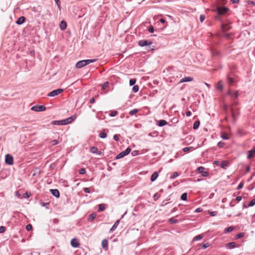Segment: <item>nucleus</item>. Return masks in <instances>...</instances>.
Masks as SVG:
<instances>
[{
	"mask_svg": "<svg viewBox=\"0 0 255 255\" xmlns=\"http://www.w3.org/2000/svg\"><path fill=\"white\" fill-rule=\"evenodd\" d=\"M138 110L137 109H134L132 110H131L129 113V114L131 116H132L134 114H135L136 113H137L138 112Z\"/></svg>",
	"mask_w": 255,
	"mask_h": 255,
	"instance_id": "nucleus-35",
	"label": "nucleus"
},
{
	"mask_svg": "<svg viewBox=\"0 0 255 255\" xmlns=\"http://www.w3.org/2000/svg\"><path fill=\"white\" fill-rule=\"evenodd\" d=\"M160 197V195L159 194H158V193H156L153 195V199L155 201H156Z\"/></svg>",
	"mask_w": 255,
	"mask_h": 255,
	"instance_id": "nucleus-38",
	"label": "nucleus"
},
{
	"mask_svg": "<svg viewBox=\"0 0 255 255\" xmlns=\"http://www.w3.org/2000/svg\"><path fill=\"white\" fill-rule=\"evenodd\" d=\"M96 61L97 59H96L80 60L76 64L75 67L77 68H81L90 63L95 62Z\"/></svg>",
	"mask_w": 255,
	"mask_h": 255,
	"instance_id": "nucleus-2",
	"label": "nucleus"
},
{
	"mask_svg": "<svg viewBox=\"0 0 255 255\" xmlns=\"http://www.w3.org/2000/svg\"><path fill=\"white\" fill-rule=\"evenodd\" d=\"M212 55L213 56H218V55H219L220 54V52H218V51H215L213 50H212Z\"/></svg>",
	"mask_w": 255,
	"mask_h": 255,
	"instance_id": "nucleus-41",
	"label": "nucleus"
},
{
	"mask_svg": "<svg viewBox=\"0 0 255 255\" xmlns=\"http://www.w3.org/2000/svg\"><path fill=\"white\" fill-rule=\"evenodd\" d=\"M25 17L21 16L17 19V20L16 21V23L18 25H21V24H23L25 22Z\"/></svg>",
	"mask_w": 255,
	"mask_h": 255,
	"instance_id": "nucleus-14",
	"label": "nucleus"
},
{
	"mask_svg": "<svg viewBox=\"0 0 255 255\" xmlns=\"http://www.w3.org/2000/svg\"><path fill=\"white\" fill-rule=\"evenodd\" d=\"M136 80L135 79H130L129 82V85L131 86L134 85L135 84V83H136Z\"/></svg>",
	"mask_w": 255,
	"mask_h": 255,
	"instance_id": "nucleus-39",
	"label": "nucleus"
},
{
	"mask_svg": "<svg viewBox=\"0 0 255 255\" xmlns=\"http://www.w3.org/2000/svg\"><path fill=\"white\" fill-rule=\"evenodd\" d=\"M200 246L201 247L202 249H205L209 246V243H207V244H201L200 245Z\"/></svg>",
	"mask_w": 255,
	"mask_h": 255,
	"instance_id": "nucleus-33",
	"label": "nucleus"
},
{
	"mask_svg": "<svg viewBox=\"0 0 255 255\" xmlns=\"http://www.w3.org/2000/svg\"><path fill=\"white\" fill-rule=\"evenodd\" d=\"M179 175V174L177 172H174L172 175L170 177V179H173L176 178Z\"/></svg>",
	"mask_w": 255,
	"mask_h": 255,
	"instance_id": "nucleus-40",
	"label": "nucleus"
},
{
	"mask_svg": "<svg viewBox=\"0 0 255 255\" xmlns=\"http://www.w3.org/2000/svg\"><path fill=\"white\" fill-rule=\"evenodd\" d=\"M200 122L199 121H196L194 122L193 126V128L194 129H197L199 128L200 126Z\"/></svg>",
	"mask_w": 255,
	"mask_h": 255,
	"instance_id": "nucleus-24",
	"label": "nucleus"
},
{
	"mask_svg": "<svg viewBox=\"0 0 255 255\" xmlns=\"http://www.w3.org/2000/svg\"><path fill=\"white\" fill-rule=\"evenodd\" d=\"M98 150V148L96 146H92L90 148V151L93 153H97Z\"/></svg>",
	"mask_w": 255,
	"mask_h": 255,
	"instance_id": "nucleus-28",
	"label": "nucleus"
},
{
	"mask_svg": "<svg viewBox=\"0 0 255 255\" xmlns=\"http://www.w3.org/2000/svg\"><path fill=\"white\" fill-rule=\"evenodd\" d=\"M71 245L74 248H77L79 246L80 244L77 239L74 238L71 241Z\"/></svg>",
	"mask_w": 255,
	"mask_h": 255,
	"instance_id": "nucleus-11",
	"label": "nucleus"
},
{
	"mask_svg": "<svg viewBox=\"0 0 255 255\" xmlns=\"http://www.w3.org/2000/svg\"><path fill=\"white\" fill-rule=\"evenodd\" d=\"M148 31L150 33H153L154 31L153 26L152 25L149 26V27H148Z\"/></svg>",
	"mask_w": 255,
	"mask_h": 255,
	"instance_id": "nucleus-50",
	"label": "nucleus"
},
{
	"mask_svg": "<svg viewBox=\"0 0 255 255\" xmlns=\"http://www.w3.org/2000/svg\"><path fill=\"white\" fill-rule=\"evenodd\" d=\"M204 237V235L203 234H200V235H198L196 236H195L194 238V240L195 241H199L200 240H201Z\"/></svg>",
	"mask_w": 255,
	"mask_h": 255,
	"instance_id": "nucleus-29",
	"label": "nucleus"
},
{
	"mask_svg": "<svg viewBox=\"0 0 255 255\" xmlns=\"http://www.w3.org/2000/svg\"><path fill=\"white\" fill-rule=\"evenodd\" d=\"M193 78L191 77H185L183 78H182L179 83H183V82H190L193 81Z\"/></svg>",
	"mask_w": 255,
	"mask_h": 255,
	"instance_id": "nucleus-18",
	"label": "nucleus"
},
{
	"mask_svg": "<svg viewBox=\"0 0 255 255\" xmlns=\"http://www.w3.org/2000/svg\"><path fill=\"white\" fill-rule=\"evenodd\" d=\"M221 28L223 31H226L230 29L231 27L226 24L222 23L221 24Z\"/></svg>",
	"mask_w": 255,
	"mask_h": 255,
	"instance_id": "nucleus-22",
	"label": "nucleus"
},
{
	"mask_svg": "<svg viewBox=\"0 0 255 255\" xmlns=\"http://www.w3.org/2000/svg\"><path fill=\"white\" fill-rule=\"evenodd\" d=\"M169 222L171 224H176L178 223V220L174 219V218H171L169 219Z\"/></svg>",
	"mask_w": 255,
	"mask_h": 255,
	"instance_id": "nucleus-30",
	"label": "nucleus"
},
{
	"mask_svg": "<svg viewBox=\"0 0 255 255\" xmlns=\"http://www.w3.org/2000/svg\"><path fill=\"white\" fill-rule=\"evenodd\" d=\"M197 171L199 173L201 174L203 177H207L209 175L208 172L205 171V168L204 167L200 166L198 167Z\"/></svg>",
	"mask_w": 255,
	"mask_h": 255,
	"instance_id": "nucleus-8",
	"label": "nucleus"
},
{
	"mask_svg": "<svg viewBox=\"0 0 255 255\" xmlns=\"http://www.w3.org/2000/svg\"><path fill=\"white\" fill-rule=\"evenodd\" d=\"M96 213H92L91 214L89 217L88 221L89 222H92L96 218Z\"/></svg>",
	"mask_w": 255,
	"mask_h": 255,
	"instance_id": "nucleus-25",
	"label": "nucleus"
},
{
	"mask_svg": "<svg viewBox=\"0 0 255 255\" xmlns=\"http://www.w3.org/2000/svg\"><path fill=\"white\" fill-rule=\"evenodd\" d=\"M120 223V220H118L116 221V222L114 223L113 226L112 227V228L110 230V232H113L114 231L118 226L119 224Z\"/></svg>",
	"mask_w": 255,
	"mask_h": 255,
	"instance_id": "nucleus-17",
	"label": "nucleus"
},
{
	"mask_svg": "<svg viewBox=\"0 0 255 255\" xmlns=\"http://www.w3.org/2000/svg\"><path fill=\"white\" fill-rule=\"evenodd\" d=\"M50 192L52 194V195L55 196V197L58 198L60 197V192L58 189H50Z\"/></svg>",
	"mask_w": 255,
	"mask_h": 255,
	"instance_id": "nucleus-10",
	"label": "nucleus"
},
{
	"mask_svg": "<svg viewBox=\"0 0 255 255\" xmlns=\"http://www.w3.org/2000/svg\"><path fill=\"white\" fill-rule=\"evenodd\" d=\"M244 183L243 181H242L241 182H240V183L239 184V185L238 186L237 188V190H240L241 189L243 186H244Z\"/></svg>",
	"mask_w": 255,
	"mask_h": 255,
	"instance_id": "nucleus-46",
	"label": "nucleus"
},
{
	"mask_svg": "<svg viewBox=\"0 0 255 255\" xmlns=\"http://www.w3.org/2000/svg\"><path fill=\"white\" fill-rule=\"evenodd\" d=\"M152 44V41L149 40L142 39L138 41V44L140 47L150 46Z\"/></svg>",
	"mask_w": 255,
	"mask_h": 255,
	"instance_id": "nucleus-4",
	"label": "nucleus"
},
{
	"mask_svg": "<svg viewBox=\"0 0 255 255\" xmlns=\"http://www.w3.org/2000/svg\"><path fill=\"white\" fill-rule=\"evenodd\" d=\"M76 119V116H72L66 119L63 120L64 125L71 123Z\"/></svg>",
	"mask_w": 255,
	"mask_h": 255,
	"instance_id": "nucleus-9",
	"label": "nucleus"
},
{
	"mask_svg": "<svg viewBox=\"0 0 255 255\" xmlns=\"http://www.w3.org/2000/svg\"><path fill=\"white\" fill-rule=\"evenodd\" d=\"M226 247L228 249H233L236 247V243L235 242H231L226 245Z\"/></svg>",
	"mask_w": 255,
	"mask_h": 255,
	"instance_id": "nucleus-16",
	"label": "nucleus"
},
{
	"mask_svg": "<svg viewBox=\"0 0 255 255\" xmlns=\"http://www.w3.org/2000/svg\"><path fill=\"white\" fill-rule=\"evenodd\" d=\"M118 112L117 111H112L109 114V116L110 117H115L118 114Z\"/></svg>",
	"mask_w": 255,
	"mask_h": 255,
	"instance_id": "nucleus-37",
	"label": "nucleus"
},
{
	"mask_svg": "<svg viewBox=\"0 0 255 255\" xmlns=\"http://www.w3.org/2000/svg\"><path fill=\"white\" fill-rule=\"evenodd\" d=\"M192 148H193V147H191V146H190V147H186L183 148V151L184 152H188V151H190Z\"/></svg>",
	"mask_w": 255,
	"mask_h": 255,
	"instance_id": "nucleus-48",
	"label": "nucleus"
},
{
	"mask_svg": "<svg viewBox=\"0 0 255 255\" xmlns=\"http://www.w3.org/2000/svg\"><path fill=\"white\" fill-rule=\"evenodd\" d=\"M58 143H59L58 140H57L56 139L53 140L52 141H51V143L53 145H56L58 144Z\"/></svg>",
	"mask_w": 255,
	"mask_h": 255,
	"instance_id": "nucleus-53",
	"label": "nucleus"
},
{
	"mask_svg": "<svg viewBox=\"0 0 255 255\" xmlns=\"http://www.w3.org/2000/svg\"><path fill=\"white\" fill-rule=\"evenodd\" d=\"M32 229V226L31 224H28L26 226V230L27 231H30Z\"/></svg>",
	"mask_w": 255,
	"mask_h": 255,
	"instance_id": "nucleus-49",
	"label": "nucleus"
},
{
	"mask_svg": "<svg viewBox=\"0 0 255 255\" xmlns=\"http://www.w3.org/2000/svg\"><path fill=\"white\" fill-rule=\"evenodd\" d=\"M51 124L53 125H64L63 121H53L51 122Z\"/></svg>",
	"mask_w": 255,
	"mask_h": 255,
	"instance_id": "nucleus-19",
	"label": "nucleus"
},
{
	"mask_svg": "<svg viewBox=\"0 0 255 255\" xmlns=\"http://www.w3.org/2000/svg\"><path fill=\"white\" fill-rule=\"evenodd\" d=\"M131 151V149L129 147H128L125 151H123L120 152L119 154L117 155L116 157V159H121L125 156L128 155L129 152Z\"/></svg>",
	"mask_w": 255,
	"mask_h": 255,
	"instance_id": "nucleus-3",
	"label": "nucleus"
},
{
	"mask_svg": "<svg viewBox=\"0 0 255 255\" xmlns=\"http://www.w3.org/2000/svg\"><path fill=\"white\" fill-rule=\"evenodd\" d=\"M255 205V199H253L249 203L248 207H252Z\"/></svg>",
	"mask_w": 255,
	"mask_h": 255,
	"instance_id": "nucleus-42",
	"label": "nucleus"
},
{
	"mask_svg": "<svg viewBox=\"0 0 255 255\" xmlns=\"http://www.w3.org/2000/svg\"><path fill=\"white\" fill-rule=\"evenodd\" d=\"M247 3L249 4H252V5H255V2L253 0H248L247 1Z\"/></svg>",
	"mask_w": 255,
	"mask_h": 255,
	"instance_id": "nucleus-56",
	"label": "nucleus"
},
{
	"mask_svg": "<svg viewBox=\"0 0 255 255\" xmlns=\"http://www.w3.org/2000/svg\"><path fill=\"white\" fill-rule=\"evenodd\" d=\"M31 110L35 112H42L46 110V107L43 105H35L31 108Z\"/></svg>",
	"mask_w": 255,
	"mask_h": 255,
	"instance_id": "nucleus-6",
	"label": "nucleus"
},
{
	"mask_svg": "<svg viewBox=\"0 0 255 255\" xmlns=\"http://www.w3.org/2000/svg\"><path fill=\"white\" fill-rule=\"evenodd\" d=\"M109 83L108 82H105L103 85H102V89L103 90H105L109 86Z\"/></svg>",
	"mask_w": 255,
	"mask_h": 255,
	"instance_id": "nucleus-44",
	"label": "nucleus"
},
{
	"mask_svg": "<svg viewBox=\"0 0 255 255\" xmlns=\"http://www.w3.org/2000/svg\"><path fill=\"white\" fill-rule=\"evenodd\" d=\"M23 196L24 198H28L30 196V195L28 192H25L23 194Z\"/></svg>",
	"mask_w": 255,
	"mask_h": 255,
	"instance_id": "nucleus-57",
	"label": "nucleus"
},
{
	"mask_svg": "<svg viewBox=\"0 0 255 255\" xmlns=\"http://www.w3.org/2000/svg\"><path fill=\"white\" fill-rule=\"evenodd\" d=\"M224 145V142H222V141H220V142H219L218 143V147H223Z\"/></svg>",
	"mask_w": 255,
	"mask_h": 255,
	"instance_id": "nucleus-60",
	"label": "nucleus"
},
{
	"mask_svg": "<svg viewBox=\"0 0 255 255\" xmlns=\"http://www.w3.org/2000/svg\"><path fill=\"white\" fill-rule=\"evenodd\" d=\"M205 19V16L203 14H201L200 16V20L201 22H203Z\"/></svg>",
	"mask_w": 255,
	"mask_h": 255,
	"instance_id": "nucleus-52",
	"label": "nucleus"
},
{
	"mask_svg": "<svg viewBox=\"0 0 255 255\" xmlns=\"http://www.w3.org/2000/svg\"><path fill=\"white\" fill-rule=\"evenodd\" d=\"M107 134L105 132H101L99 134V136L101 138H105L107 137Z\"/></svg>",
	"mask_w": 255,
	"mask_h": 255,
	"instance_id": "nucleus-34",
	"label": "nucleus"
},
{
	"mask_svg": "<svg viewBox=\"0 0 255 255\" xmlns=\"http://www.w3.org/2000/svg\"><path fill=\"white\" fill-rule=\"evenodd\" d=\"M229 10V9L225 6H217L215 9H213L214 12H217V15L215 16V19L217 20L222 21L221 16L225 14Z\"/></svg>",
	"mask_w": 255,
	"mask_h": 255,
	"instance_id": "nucleus-1",
	"label": "nucleus"
},
{
	"mask_svg": "<svg viewBox=\"0 0 255 255\" xmlns=\"http://www.w3.org/2000/svg\"><path fill=\"white\" fill-rule=\"evenodd\" d=\"M228 82L230 84H233V83L234 82V79L232 78H231V77H228Z\"/></svg>",
	"mask_w": 255,
	"mask_h": 255,
	"instance_id": "nucleus-47",
	"label": "nucleus"
},
{
	"mask_svg": "<svg viewBox=\"0 0 255 255\" xmlns=\"http://www.w3.org/2000/svg\"><path fill=\"white\" fill-rule=\"evenodd\" d=\"M156 125L159 127H163L168 124V123L164 120H161L156 121Z\"/></svg>",
	"mask_w": 255,
	"mask_h": 255,
	"instance_id": "nucleus-12",
	"label": "nucleus"
},
{
	"mask_svg": "<svg viewBox=\"0 0 255 255\" xmlns=\"http://www.w3.org/2000/svg\"><path fill=\"white\" fill-rule=\"evenodd\" d=\"M245 235V234L244 233H239L238 234H237L235 238L236 239H240V238H242V237H243Z\"/></svg>",
	"mask_w": 255,
	"mask_h": 255,
	"instance_id": "nucleus-36",
	"label": "nucleus"
},
{
	"mask_svg": "<svg viewBox=\"0 0 255 255\" xmlns=\"http://www.w3.org/2000/svg\"><path fill=\"white\" fill-rule=\"evenodd\" d=\"M5 163L9 165H11L13 164V157L11 154H7L5 155Z\"/></svg>",
	"mask_w": 255,
	"mask_h": 255,
	"instance_id": "nucleus-5",
	"label": "nucleus"
},
{
	"mask_svg": "<svg viewBox=\"0 0 255 255\" xmlns=\"http://www.w3.org/2000/svg\"><path fill=\"white\" fill-rule=\"evenodd\" d=\"M224 36L225 37L228 39H229L230 38V37H231V34H228V33H227V34H224Z\"/></svg>",
	"mask_w": 255,
	"mask_h": 255,
	"instance_id": "nucleus-63",
	"label": "nucleus"
},
{
	"mask_svg": "<svg viewBox=\"0 0 255 255\" xmlns=\"http://www.w3.org/2000/svg\"><path fill=\"white\" fill-rule=\"evenodd\" d=\"M255 155V148L252 149L251 150H249L248 151V154L247 156V158L248 159H251L253 158Z\"/></svg>",
	"mask_w": 255,
	"mask_h": 255,
	"instance_id": "nucleus-13",
	"label": "nucleus"
},
{
	"mask_svg": "<svg viewBox=\"0 0 255 255\" xmlns=\"http://www.w3.org/2000/svg\"><path fill=\"white\" fill-rule=\"evenodd\" d=\"M251 168L249 165H247L246 167V171L247 172H249L250 171Z\"/></svg>",
	"mask_w": 255,
	"mask_h": 255,
	"instance_id": "nucleus-64",
	"label": "nucleus"
},
{
	"mask_svg": "<svg viewBox=\"0 0 255 255\" xmlns=\"http://www.w3.org/2000/svg\"><path fill=\"white\" fill-rule=\"evenodd\" d=\"M158 174L157 172H154L151 176L150 180L152 182L154 181L158 177Z\"/></svg>",
	"mask_w": 255,
	"mask_h": 255,
	"instance_id": "nucleus-21",
	"label": "nucleus"
},
{
	"mask_svg": "<svg viewBox=\"0 0 255 255\" xmlns=\"http://www.w3.org/2000/svg\"><path fill=\"white\" fill-rule=\"evenodd\" d=\"M105 210V204H101L99 205V208L98 210V211L100 212L104 211Z\"/></svg>",
	"mask_w": 255,
	"mask_h": 255,
	"instance_id": "nucleus-26",
	"label": "nucleus"
},
{
	"mask_svg": "<svg viewBox=\"0 0 255 255\" xmlns=\"http://www.w3.org/2000/svg\"><path fill=\"white\" fill-rule=\"evenodd\" d=\"M5 230H6V228L4 226L0 227V233H4L5 231Z\"/></svg>",
	"mask_w": 255,
	"mask_h": 255,
	"instance_id": "nucleus-51",
	"label": "nucleus"
},
{
	"mask_svg": "<svg viewBox=\"0 0 255 255\" xmlns=\"http://www.w3.org/2000/svg\"><path fill=\"white\" fill-rule=\"evenodd\" d=\"M139 87L138 85H134L132 89V91L134 93H136L138 91Z\"/></svg>",
	"mask_w": 255,
	"mask_h": 255,
	"instance_id": "nucleus-32",
	"label": "nucleus"
},
{
	"mask_svg": "<svg viewBox=\"0 0 255 255\" xmlns=\"http://www.w3.org/2000/svg\"><path fill=\"white\" fill-rule=\"evenodd\" d=\"M223 88V86L222 84L221 83V82L219 81L217 84V85L216 86V89L218 90L222 91Z\"/></svg>",
	"mask_w": 255,
	"mask_h": 255,
	"instance_id": "nucleus-27",
	"label": "nucleus"
},
{
	"mask_svg": "<svg viewBox=\"0 0 255 255\" xmlns=\"http://www.w3.org/2000/svg\"><path fill=\"white\" fill-rule=\"evenodd\" d=\"M83 191H84L85 193H90V189H89V188H87V187L84 188H83Z\"/></svg>",
	"mask_w": 255,
	"mask_h": 255,
	"instance_id": "nucleus-59",
	"label": "nucleus"
},
{
	"mask_svg": "<svg viewBox=\"0 0 255 255\" xmlns=\"http://www.w3.org/2000/svg\"><path fill=\"white\" fill-rule=\"evenodd\" d=\"M187 199V194L186 193H183L181 196V199L183 201H186Z\"/></svg>",
	"mask_w": 255,
	"mask_h": 255,
	"instance_id": "nucleus-31",
	"label": "nucleus"
},
{
	"mask_svg": "<svg viewBox=\"0 0 255 255\" xmlns=\"http://www.w3.org/2000/svg\"><path fill=\"white\" fill-rule=\"evenodd\" d=\"M234 228L235 227L234 226H230L228 228H227L224 230V233L227 234L231 232Z\"/></svg>",
	"mask_w": 255,
	"mask_h": 255,
	"instance_id": "nucleus-23",
	"label": "nucleus"
},
{
	"mask_svg": "<svg viewBox=\"0 0 255 255\" xmlns=\"http://www.w3.org/2000/svg\"><path fill=\"white\" fill-rule=\"evenodd\" d=\"M64 91V90L63 89H58L56 90H54L49 93L48 94L47 96L49 97H55L56 96H57L58 95L61 94Z\"/></svg>",
	"mask_w": 255,
	"mask_h": 255,
	"instance_id": "nucleus-7",
	"label": "nucleus"
},
{
	"mask_svg": "<svg viewBox=\"0 0 255 255\" xmlns=\"http://www.w3.org/2000/svg\"><path fill=\"white\" fill-rule=\"evenodd\" d=\"M202 211H203V209L201 208H198L195 210V212L199 213V212H201Z\"/></svg>",
	"mask_w": 255,
	"mask_h": 255,
	"instance_id": "nucleus-62",
	"label": "nucleus"
},
{
	"mask_svg": "<svg viewBox=\"0 0 255 255\" xmlns=\"http://www.w3.org/2000/svg\"><path fill=\"white\" fill-rule=\"evenodd\" d=\"M113 139L115 140V141H118L119 139V135L118 134H115L113 136Z\"/></svg>",
	"mask_w": 255,
	"mask_h": 255,
	"instance_id": "nucleus-61",
	"label": "nucleus"
},
{
	"mask_svg": "<svg viewBox=\"0 0 255 255\" xmlns=\"http://www.w3.org/2000/svg\"><path fill=\"white\" fill-rule=\"evenodd\" d=\"M108 242L107 239H104L102 242V247L104 249L107 250L108 248Z\"/></svg>",
	"mask_w": 255,
	"mask_h": 255,
	"instance_id": "nucleus-20",
	"label": "nucleus"
},
{
	"mask_svg": "<svg viewBox=\"0 0 255 255\" xmlns=\"http://www.w3.org/2000/svg\"><path fill=\"white\" fill-rule=\"evenodd\" d=\"M86 170L85 168H81L79 171V173L80 174H84L86 173Z\"/></svg>",
	"mask_w": 255,
	"mask_h": 255,
	"instance_id": "nucleus-45",
	"label": "nucleus"
},
{
	"mask_svg": "<svg viewBox=\"0 0 255 255\" xmlns=\"http://www.w3.org/2000/svg\"><path fill=\"white\" fill-rule=\"evenodd\" d=\"M60 28L61 30H64L67 27V23L65 20H62L59 25Z\"/></svg>",
	"mask_w": 255,
	"mask_h": 255,
	"instance_id": "nucleus-15",
	"label": "nucleus"
},
{
	"mask_svg": "<svg viewBox=\"0 0 255 255\" xmlns=\"http://www.w3.org/2000/svg\"><path fill=\"white\" fill-rule=\"evenodd\" d=\"M138 151L133 150L131 152V154L132 155V156H134L137 155L138 154Z\"/></svg>",
	"mask_w": 255,
	"mask_h": 255,
	"instance_id": "nucleus-54",
	"label": "nucleus"
},
{
	"mask_svg": "<svg viewBox=\"0 0 255 255\" xmlns=\"http://www.w3.org/2000/svg\"><path fill=\"white\" fill-rule=\"evenodd\" d=\"M222 138L223 139L227 140L229 138V136L225 133H223L221 135Z\"/></svg>",
	"mask_w": 255,
	"mask_h": 255,
	"instance_id": "nucleus-43",
	"label": "nucleus"
},
{
	"mask_svg": "<svg viewBox=\"0 0 255 255\" xmlns=\"http://www.w3.org/2000/svg\"><path fill=\"white\" fill-rule=\"evenodd\" d=\"M239 96L238 92L236 91L234 94H232V98H237Z\"/></svg>",
	"mask_w": 255,
	"mask_h": 255,
	"instance_id": "nucleus-55",
	"label": "nucleus"
},
{
	"mask_svg": "<svg viewBox=\"0 0 255 255\" xmlns=\"http://www.w3.org/2000/svg\"><path fill=\"white\" fill-rule=\"evenodd\" d=\"M217 214V212L216 211H212L210 212V215L211 216H215Z\"/></svg>",
	"mask_w": 255,
	"mask_h": 255,
	"instance_id": "nucleus-58",
	"label": "nucleus"
}]
</instances>
